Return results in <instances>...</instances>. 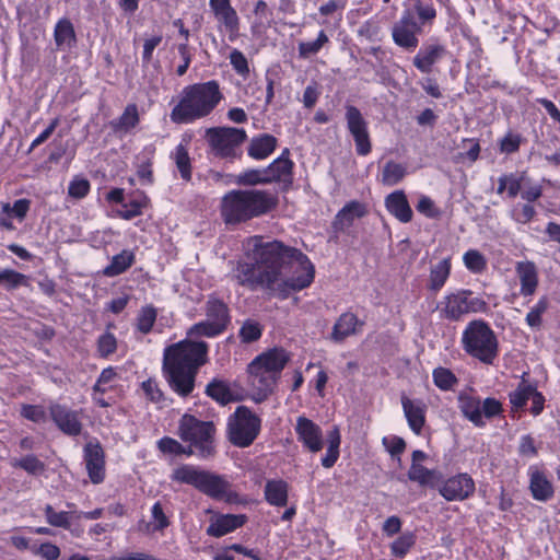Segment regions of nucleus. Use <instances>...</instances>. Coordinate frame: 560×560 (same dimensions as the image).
<instances>
[{
	"label": "nucleus",
	"instance_id": "nucleus-1",
	"mask_svg": "<svg viewBox=\"0 0 560 560\" xmlns=\"http://www.w3.org/2000/svg\"><path fill=\"white\" fill-rule=\"evenodd\" d=\"M248 260L233 262L232 279L250 290H262L269 295L287 299L292 292L311 285L314 265L300 249L279 241L266 242L261 236L246 241Z\"/></svg>",
	"mask_w": 560,
	"mask_h": 560
},
{
	"label": "nucleus",
	"instance_id": "nucleus-2",
	"mask_svg": "<svg viewBox=\"0 0 560 560\" xmlns=\"http://www.w3.org/2000/svg\"><path fill=\"white\" fill-rule=\"evenodd\" d=\"M208 345L203 341H180L164 351L163 371L170 387L187 397L195 388L198 369L205 364Z\"/></svg>",
	"mask_w": 560,
	"mask_h": 560
},
{
	"label": "nucleus",
	"instance_id": "nucleus-3",
	"mask_svg": "<svg viewBox=\"0 0 560 560\" xmlns=\"http://www.w3.org/2000/svg\"><path fill=\"white\" fill-rule=\"evenodd\" d=\"M277 205V195L269 190L234 189L222 197L220 212L226 224L234 225L262 217Z\"/></svg>",
	"mask_w": 560,
	"mask_h": 560
},
{
	"label": "nucleus",
	"instance_id": "nucleus-4",
	"mask_svg": "<svg viewBox=\"0 0 560 560\" xmlns=\"http://www.w3.org/2000/svg\"><path fill=\"white\" fill-rule=\"evenodd\" d=\"M223 98L215 80L184 88L179 102L171 112L175 124H189L210 115Z\"/></svg>",
	"mask_w": 560,
	"mask_h": 560
},
{
	"label": "nucleus",
	"instance_id": "nucleus-5",
	"mask_svg": "<svg viewBox=\"0 0 560 560\" xmlns=\"http://www.w3.org/2000/svg\"><path fill=\"white\" fill-rule=\"evenodd\" d=\"M290 357L283 349L273 348L256 357L248 365V382L256 402L264 401L275 389Z\"/></svg>",
	"mask_w": 560,
	"mask_h": 560
},
{
	"label": "nucleus",
	"instance_id": "nucleus-6",
	"mask_svg": "<svg viewBox=\"0 0 560 560\" xmlns=\"http://www.w3.org/2000/svg\"><path fill=\"white\" fill-rule=\"evenodd\" d=\"M172 481L194 487L201 493L228 502L236 499L231 482L222 475L202 469L190 464L176 467L171 475Z\"/></svg>",
	"mask_w": 560,
	"mask_h": 560
},
{
	"label": "nucleus",
	"instance_id": "nucleus-7",
	"mask_svg": "<svg viewBox=\"0 0 560 560\" xmlns=\"http://www.w3.org/2000/svg\"><path fill=\"white\" fill-rule=\"evenodd\" d=\"M462 346L467 354L485 364H493L499 342L491 327L481 319L471 320L463 331Z\"/></svg>",
	"mask_w": 560,
	"mask_h": 560
},
{
	"label": "nucleus",
	"instance_id": "nucleus-8",
	"mask_svg": "<svg viewBox=\"0 0 560 560\" xmlns=\"http://www.w3.org/2000/svg\"><path fill=\"white\" fill-rule=\"evenodd\" d=\"M215 427L211 421H201L191 415H184L179 420L178 435L196 450L200 458H210L215 454Z\"/></svg>",
	"mask_w": 560,
	"mask_h": 560
},
{
	"label": "nucleus",
	"instance_id": "nucleus-9",
	"mask_svg": "<svg viewBox=\"0 0 560 560\" xmlns=\"http://www.w3.org/2000/svg\"><path fill=\"white\" fill-rule=\"evenodd\" d=\"M261 420L249 408L240 406L229 418L228 435L230 442L237 447L253 444L260 432Z\"/></svg>",
	"mask_w": 560,
	"mask_h": 560
},
{
	"label": "nucleus",
	"instance_id": "nucleus-10",
	"mask_svg": "<svg viewBox=\"0 0 560 560\" xmlns=\"http://www.w3.org/2000/svg\"><path fill=\"white\" fill-rule=\"evenodd\" d=\"M458 408L463 416L476 427L486 425L485 419H492L503 411L502 404L492 397L480 400L479 397L462 394L458 397Z\"/></svg>",
	"mask_w": 560,
	"mask_h": 560
},
{
	"label": "nucleus",
	"instance_id": "nucleus-11",
	"mask_svg": "<svg viewBox=\"0 0 560 560\" xmlns=\"http://www.w3.org/2000/svg\"><path fill=\"white\" fill-rule=\"evenodd\" d=\"M442 305L441 313L450 320H459L466 314L485 312L487 308V303L480 298L472 296L469 290L446 295Z\"/></svg>",
	"mask_w": 560,
	"mask_h": 560
},
{
	"label": "nucleus",
	"instance_id": "nucleus-12",
	"mask_svg": "<svg viewBox=\"0 0 560 560\" xmlns=\"http://www.w3.org/2000/svg\"><path fill=\"white\" fill-rule=\"evenodd\" d=\"M206 138L215 153L220 156H234L236 148L246 139V132L241 128L215 127L206 131Z\"/></svg>",
	"mask_w": 560,
	"mask_h": 560
},
{
	"label": "nucleus",
	"instance_id": "nucleus-13",
	"mask_svg": "<svg viewBox=\"0 0 560 560\" xmlns=\"http://www.w3.org/2000/svg\"><path fill=\"white\" fill-rule=\"evenodd\" d=\"M346 122L350 135L353 137L355 150L359 155L365 156L372 150L368 121L360 109L353 105H346Z\"/></svg>",
	"mask_w": 560,
	"mask_h": 560
},
{
	"label": "nucleus",
	"instance_id": "nucleus-14",
	"mask_svg": "<svg viewBox=\"0 0 560 560\" xmlns=\"http://www.w3.org/2000/svg\"><path fill=\"white\" fill-rule=\"evenodd\" d=\"M422 31L421 25L417 22L415 14L410 10H406L398 22L392 30L394 43L405 49H415L418 44V34Z\"/></svg>",
	"mask_w": 560,
	"mask_h": 560
},
{
	"label": "nucleus",
	"instance_id": "nucleus-15",
	"mask_svg": "<svg viewBox=\"0 0 560 560\" xmlns=\"http://www.w3.org/2000/svg\"><path fill=\"white\" fill-rule=\"evenodd\" d=\"M440 494L447 501H463L475 491V482L468 474H458L438 486Z\"/></svg>",
	"mask_w": 560,
	"mask_h": 560
},
{
	"label": "nucleus",
	"instance_id": "nucleus-16",
	"mask_svg": "<svg viewBox=\"0 0 560 560\" xmlns=\"http://www.w3.org/2000/svg\"><path fill=\"white\" fill-rule=\"evenodd\" d=\"M84 462L90 480L97 485L105 478V456L103 447L97 441H90L85 444Z\"/></svg>",
	"mask_w": 560,
	"mask_h": 560
},
{
	"label": "nucleus",
	"instance_id": "nucleus-17",
	"mask_svg": "<svg viewBox=\"0 0 560 560\" xmlns=\"http://www.w3.org/2000/svg\"><path fill=\"white\" fill-rule=\"evenodd\" d=\"M210 9L230 39L236 38L240 31V19L230 0H209Z\"/></svg>",
	"mask_w": 560,
	"mask_h": 560
},
{
	"label": "nucleus",
	"instance_id": "nucleus-18",
	"mask_svg": "<svg viewBox=\"0 0 560 560\" xmlns=\"http://www.w3.org/2000/svg\"><path fill=\"white\" fill-rule=\"evenodd\" d=\"M295 432L299 441L312 453L322 451L324 441L323 432L318 424L306 417L296 419Z\"/></svg>",
	"mask_w": 560,
	"mask_h": 560
},
{
	"label": "nucleus",
	"instance_id": "nucleus-19",
	"mask_svg": "<svg viewBox=\"0 0 560 560\" xmlns=\"http://www.w3.org/2000/svg\"><path fill=\"white\" fill-rule=\"evenodd\" d=\"M49 413L56 425L68 435H78L82 430V424L78 413L66 406L51 404Z\"/></svg>",
	"mask_w": 560,
	"mask_h": 560
},
{
	"label": "nucleus",
	"instance_id": "nucleus-20",
	"mask_svg": "<svg viewBox=\"0 0 560 560\" xmlns=\"http://www.w3.org/2000/svg\"><path fill=\"white\" fill-rule=\"evenodd\" d=\"M364 323L359 320L358 316L351 312L342 313L336 320L330 339L335 342H342L350 336L361 331Z\"/></svg>",
	"mask_w": 560,
	"mask_h": 560
},
{
	"label": "nucleus",
	"instance_id": "nucleus-21",
	"mask_svg": "<svg viewBox=\"0 0 560 560\" xmlns=\"http://www.w3.org/2000/svg\"><path fill=\"white\" fill-rule=\"evenodd\" d=\"M385 207L401 223H408L412 220L413 212L404 190H395L386 196Z\"/></svg>",
	"mask_w": 560,
	"mask_h": 560
},
{
	"label": "nucleus",
	"instance_id": "nucleus-22",
	"mask_svg": "<svg viewBox=\"0 0 560 560\" xmlns=\"http://www.w3.org/2000/svg\"><path fill=\"white\" fill-rule=\"evenodd\" d=\"M446 54V49L440 44L423 46L413 58V66L422 73H430L432 67Z\"/></svg>",
	"mask_w": 560,
	"mask_h": 560
},
{
	"label": "nucleus",
	"instance_id": "nucleus-23",
	"mask_svg": "<svg viewBox=\"0 0 560 560\" xmlns=\"http://www.w3.org/2000/svg\"><path fill=\"white\" fill-rule=\"evenodd\" d=\"M401 406L410 429L416 434H420L425 423V405L421 400H412L402 396Z\"/></svg>",
	"mask_w": 560,
	"mask_h": 560
},
{
	"label": "nucleus",
	"instance_id": "nucleus-24",
	"mask_svg": "<svg viewBox=\"0 0 560 560\" xmlns=\"http://www.w3.org/2000/svg\"><path fill=\"white\" fill-rule=\"evenodd\" d=\"M289 149H284L282 154L265 168L268 183L292 182L293 162L289 159Z\"/></svg>",
	"mask_w": 560,
	"mask_h": 560
},
{
	"label": "nucleus",
	"instance_id": "nucleus-25",
	"mask_svg": "<svg viewBox=\"0 0 560 560\" xmlns=\"http://www.w3.org/2000/svg\"><path fill=\"white\" fill-rule=\"evenodd\" d=\"M366 206L358 200H352L343 206L335 217L334 226L336 230L343 231L350 228L355 219L366 215Z\"/></svg>",
	"mask_w": 560,
	"mask_h": 560
},
{
	"label": "nucleus",
	"instance_id": "nucleus-26",
	"mask_svg": "<svg viewBox=\"0 0 560 560\" xmlns=\"http://www.w3.org/2000/svg\"><path fill=\"white\" fill-rule=\"evenodd\" d=\"M247 517L245 515L224 514L217 517L207 528V534L212 537H222L243 526Z\"/></svg>",
	"mask_w": 560,
	"mask_h": 560
},
{
	"label": "nucleus",
	"instance_id": "nucleus-27",
	"mask_svg": "<svg viewBox=\"0 0 560 560\" xmlns=\"http://www.w3.org/2000/svg\"><path fill=\"white\" fill-rule=\"evenodd\" d=\"M54 39L59 50H68L75 46L77 35L74 26L69 19L62 18L56 23Z\"/></svg>",
	"mask_w": 560,
	"mask_h": 560
},
{
	"label": "nucleus",
	"instance_id": "nucleus-28",
	"mask_svg": "<svg viewBox=\"0 0 560 560\" xmlns=\"http://www.w3.org/2000/svg\"><path fill=\"white\" fill-rule=\"evenodd\" d=\"M516 273L521 282V294L524 296L534 294L538 284L535 264L532 261L517 262Z\"/></svg>",
	"mask_w": 560,
	"mask_h": 560
},
{
	"label": "nucleus",
	"instance_id": "nucleus-29",
	"mask_svg": "<svg viewBox=\"0 0 560 560\" xmlns=\"http://www.w3.org/2000/svg\"><path fill=\"white\" fill-rule=\"evenodd\" d=\"M206 318L221 325L222 329H226L230 323V313L228 305L214 295H210L205 306Z\"/></svg>",
	"mask_w": 560,
	"mask_h": 560
},
{
	"label": "nucleus",
	"instance_id": "nucleus-30",
	"mask_svg": "<svg viewBox=\"0 0 560 560\" xmlns=\"http://www.w3.org/2000/svg\"><path fill=\"white\" fill-rule=\"evenodd\" d=\"M529 490L535 500L546 502L553 497V486L544 472L530 471Z\"/></svg>",
	"mask_w": 560,
	"mask_h": 560
},
{
	"label": "nucleus",
	"instance_id": "nucleus-31",
	"mask_svg": "<svg viewBox=\"0 0 560 560\" xmlns=\"http://www.w3.org/2000/svg\"><path fill=\"white\" fill-rule=\"evenodd\" d=\"M408 478L421 487L436 488L442 479L441 474L434 469H428L419 463H411Z\"/></svg>",
	"mask_w": 560,
	"mask_h": 560
},
{
	"label": "nucleus",
	"instance_id": "nucleus-32",
	"mask_svg": "<svg viewBox=\"0 0 560 560\" xmlns=\"http://www.w3.org/2000/svg\"><path fill=\"white\" fill-rule=\"evenodd\" d=\"M277 147V139L271 135H260L250 140L248 155L255 160L268 158Z\"/></svg>",
	"mask_w": 560,
	"mask_h": 560
},
{
	"label": "nucleus",
	"instance_id": "nucleus-33",
	"mask_svg": "<svg viewBox=\"0 0 560 560\" xmlns=\"http://www.w3.org/2000/svg\"><path fill=\"white\" fill-rule=\"evenodd\" d=\"M265 498L276 506H284L288 503V483L283 480H269L265 486Z\"/></svg>",
	"mask_w": 560,
	"mask_h": 560
},
{
	"label": "nucleus",
	"instance_id": "nucleus-34",
	"mask_svg": "<svg viewBox=\"0 0 560 560\" xmlns=\"http://www.w3.org/2000/svg\"><path fill=\"white\" fill-rule=\"evenodd\" d=\"M135 262V254L131 250L124 249L112 258L110 264L105 267L103 273L107 277H116L125 272Z\"/></svg>",
	"mask_w": 560,
	"mask_h": 560
},
{
	"label": "nucleus",
	"instance_id": "nucleus-35",
	"mask_svg": "<svg viewBox=\"0 0 560 560\" xmlns=\"http://www.w3.org/2000/svg\"><path fill=\"white\" fill-rule=\"evenodd\" d=\"M328 447L325 456L322 458V465L325 468H331L339 457V446L341 436L338 427H334L327 434Z\"/></svg>",
	"mask_w": 560,
	"mask_h": 560
},
{
	"label": "nucleus",
	"instance_id": "nucleus-36",
	"mask_svg": "<svg viewBox=\"0 0 560 560\" xmlns=\"http://www.w3.org/2000/svg\"><path fill=\"white\" fill-rule=\"evenodd\" d=\"M406 167L395 161H388L382 171V183L386 186H394L400 183L406 176Z\"/></svg>",
	"mask_w": 560,
	"mask_h": 560
},
{
	"label": "nucleus",
	"instance_id": "nucleus-37",
	"mask_svg": "<svg viewBox=\"0 0 560 560\" xmlns=\"http://www.w3.org/2000/svg\"><path fill=\"white\" fill-rule=\"evenodd\" d=\"M451 271V262L450 259H443L434 267H432L430 272V283L429 289L432 291H439L444 283L446 282Z\"/></svg>",
	"mask_w": 560,
	"mask_h": 560
},
{
	"label": "nucleus",
	"instance_id": "nucleus-38",
	"mask_svg": "<svg viewBox=\"0 0 560 560\" xmlns=\"http://www.w3.org/2000/svg\"><path fill=\"white\" fill-rule=\"evenodd\" d=\"M206 394L222 405H226L233 400L229 385L219 380H213L207 385Z\"/></svg>",
	"mask_w": 560,
	"mask_h": 560
},
{
	"label": "nucleus",
	"instance_id": "nucleus-39",
	"mask_svg": "<svg viewBox=\"0 0 560 560\" xmlns=\"http://www.w3.org/2000/svg\"><path fill=\"white\" fill-rule=\"evenodd\" d=\"M158 312L156 308L152 305H145L140 308L138 315H137V329L143 334H149L156 320Z\"/></svg>",
	"mask_w": 560,
	"mask_h": 560
},
{
	"label": "nucleus",
	"instance_id": "nucleus-40",
	"mask_svg": "<svg viewBox=\"0 0 560 560\" xmlns=\"http://www.w3.org/2000/svg\"><path fill=\"white\" fill-rule=\"evenodd\" d=\"M28 277L13 269H3L0 271V285L11 291L19 287H27Z\"/></svg>",
	"mask_w": 560,
	"mask_h": 560
},
{
	"label": "nucleus",
	"instance_id": "nucleus-41",
	"mask_svg": "<svg viewBox=\"0 0 560 560\" xmlns=\"http://www.w3.org/2000/svg\"><path fill=\"white\" fill-rule=\"evenodd\" d=\"M173 159L184 180L191 178L190 158L187 149L183 144H178L173 153Z\"/></svg>",
	"mask_w": 560,
	"mask_h": 560
},
{
	"label": "nucleus",
	"instance_id": "nucleus-42",
	"mask_svg": "<svg viewBox=\"0 0 560 560\" xmlns=\"http://www.w3.org/2000/svg\"><path fill=\"white\" fill-rule=\"evenodd\" d=\"M44 513L49 525L66 529L70 528V518L75 517L74 512H56L49 504L45 506Z\"/></svg>",
	"mask_w": 560,
	"mask_h": 560
},
{
	"label": "nucleus",
	"instance_id": "nucleus-43",
	"mask_svg": "<svg viewBox=\"0 0 560 560\" xmlns=\"http://www.w3.org/2000/svg\"><path fill=\"white\" fill-rule=\"evenodd\" d=\"M12 467L21 468L31 475H38L45 470V464L35 455H26L22 458H14L11 462Z\"/></svg>",
	"mask_w": 560,
	"mask_h": 560
},
{
	"label": "nucleus",
	"instance_id": "nucleus-44",
	"mask_svg": "<svg viewBox=\"0 0 560 560\" xmlns=\"http://www.w3.org/2000/svg\"><path fill=\"white\" fill-rule=\"evenodd\" d=\"M415 542L416 536L413 533L408 532L401 534L390 545L392 555L398 558H404L410 548L415 545Z\"/></svg>",
	"mask_w": 560,
	"mask_h": 560
},
{
	"label": "nucleus",
	"instance_id": "nucleus-45",
	"mask_svg": "<svg viewBox=\"0 0 560 560\" xmlns=\"http://www.w3.org/2000/svg\"><path fill=\"white\" fill-rule=\"evenodd\" d=\"M223 331H224V329L221 328V325H218V324L209 320L208 318H206L205 320L195 324L189 329V335L196 336V337L205 336L208 338H212V337L220 335Z\"/></svg>",
	"mask_w": 560,
	"mask_h": 560
},
{
	"label": "nucleus",
	"instance_id": "nucleus-46",
	"mask_svg": "<svg viewBox=\"0 0 560 560\" xmlns=\"http://www.w3.org/2000/svg\"><path fill=\"white\" fill-rule=\"evenodd\" d=\"M464 264L474 273H481L487 268L485 256L477 249H469L464 254Z\"/></svg>",
	"mask_w": 560,
	"mask_h": 560
},
{
	"label": "nucleus",
	"instance_id": "nucleus-47",
	"mask_svg": "<svg viewBox=\"0 0 560 560\" xmlns=\"http://www.w3.org/2000/svg\"><path fill=\"white\" fill-rule=\"evenodd\" d=\"M31 201L28 199H18L11 206L9 202L1 205L3 214H8L16 218L19 221H23L30 210Z\"/></svg>",
	"mask_w": 560,
	"mask_h": 560
},
{
	"label": "nucleus",
	"instance_id": "nucleus-48",
	"mask_svg": "<svg viewBox=\"0 0 560 560\" xmlns=\"http://www.w3.org/2000/svg\"><path fill=\"white\" fill-rule=\"evenodd\" d=\"M262 327L259 323L253 319H246L241 329H240V338L242 342L250 343L258 340L261 337Z\"/></svg>",
	"mask_w": 560,
	"mask_h": 560
},
{
	"label": "nucleus",
	"instance_id": "nucleus-49",
	"mask_svg": "<svg viewBox=\"0 0 560 560\" xmlns=\"http://www.w3.org/2000/svg\"><path fill=\"white\" fill-rule=\"evenodd\" d=\"M236 184L238 185H258V184H267L268 178L266 177L265 168L262 170H247L240 173L236 176Z\"/></svg>",
	"mask_w": 560,
	"mask_h": 560
},
{
	"label": "nucleus",
	"instance_id": "nucleus-50",
	"mask_svg": "<svg viewBox=\"0 0 560 560\" xmlns=\"http://www.w3.org/2000/svg\"><path fill=\"white\" fill-rule=\"evenodd\" d=\"M328 43V36L324 31H320L316 40L303 42L299 44V54L301 57L306 58L311 55L317 54L322 47Z\"/></svg>",
	"mask_w": 560,
	"mask_h": 560
},
{
	"label": "nucleus",
	"instance_id": "nucleus-51",
	"mask_svg": "<svg viewBox=\"0 0 560 560\" xmlns=\"http://www.w3.org/2000/svg\"><path fill=\"white\" fill-rule=\"evenodd\" d=\"M434 384L442 390L451 389L457 382L455 375L445 368H436L433 371Z\"/></svg>",
	"mask_w": 560,
	"mask_h": 560
},
{
	"label": "nucleus",
	"instance_id": "nucleus-52",
	"mask_svg": "<svg viewBox=\"0 0 560 560\" xmlns=\"http://www.w3.org/2000/svg\"><path fill=\"white\" fill-rule=\"evenodd\" d=\"M548 308V300L541 298L535 306L526 315V323L532 328H539L541 326V316Z\"/></svg>",
	"mask_w": 560,
	"mask_h": 560
},
{
	"label": "nucleus",
	"instance_id": "nucleus-53",
	"mask_svg": "<svg viewBox=\"0 0 560 560\" xmlns=\"http://www.w3.org/2000/svg\"><path fill=\"white\" fill-rule=\"evenodd\" d=\"M117 350V339L116 337L106 331L102 334L97 339V352L100 357L107 358L113 354Z\"/></svg>",
	"mask_w": 560,
	"mask_h": 560
},
{
	"label": "nucleus",
	"instance_id": "nucleus-54",
	"mask_svg": "<svg viewBox=\"0 0 560 560\" xmlns=\"http://www.w3.org/2000/svg\"><path fill=\"white\" fill-rule=\"evenodd\" d=\"M534 387L532 385H520L516 390L510 394V402L514 408H523L530 398Z\"/></svg>",
	"mask_w": 560,
	"mask_h": 560
},
{
	"label": "nucleus",
	"instance_id": "nucleus-55",
	"mask_svg": "<svg viewBox=\"0 0 560 560\" xmlns=\"http://www.w3.org/2000/svg\"><path fill=\"white\" fill-rule=\"evenodd\" d=\"M536 215L535 208L530 202L524 203L521 207H516L511 211L512 219L520 224H527Z\"/></svg>",
	"mask_w": 560,
	"mask_h": 560
},
{
	"label": "nucleus",
	"instance_id": "nucleus-56",
	"mask_svg": "<svg viewBox=\"0 0 560 560\" xmlns=\"http://www.w3.org/2000/svg\"><path fill=\"white\" fill-rule=\"evenodd\" d=\"M141 388L150 401L161 404L165 400L162 390L160 389L155 380L149 378L141 384Z\"/></svg>",
	"mask_w": 560,
	"mask_h": 560
},
{
	"label": "nucleus",
	"instance_id": "nucleus-57",
	"mask_svg": "<svg viewBox=\"0 0 560 560\" xmlns=\"http://www.w3.org/2000/svg\"><path fill=\"white\" fill-rule=\"evenodd\" d=\"M21 416L35 423L44 422L47 419L44 407L38 405H22Z\"/></svg>",
	"mask_w": 560,
	"mask_h": 560
},
{
	"label": "nucleus",
	"instance_id": "nucleus-58",
	"mask_svg": "<svg viewBox=\"0 0 560 560\" xmlns=\"http://www.w3.org/2000/svg\"><path fill=\"white\" fill-rule=\"evenodd\" d=\"M117 376L118 374L115 368L108 366L104 369L93 386V392L104 394L107 390V385L116 380Z\"/></svg>",
	"mask_w": 560,
	"mask_h": 560
},
{
	"label": "nucleus",
	"instance_id": "nucleus-59",
	"mask_svg": "<svg viewBox=\"0 0 560 560\" xmlns=\"http://www.w3.org/2000/svg\"><path fill=\"white\" fill-rule=\"evenodd\" d=\"M522 142V137L517 133L508 132L500 141V151L505 154L515 153L518 151Z\"/></svg>",
	"mask_w": 560,
	"mask_h": 560
},
{
	"label": "nucleus",
	"instance_id": "nucleus-60",
	"mask_svg": "<svg viewBox=\"0 0 560 560\" xmlns=\"http://www.w3.org/2000/svg\"><path fill=\"white\" fill-rule=\"evenodd\" d=\"M230 62L233 67V69L240 74V75H247L249 73L248 68V61L245 57V55L238 50L233 49L230 54Z\"/></svg>",
	"mask_w": 560,
	"mask_h": 560
},
{
	"label": "nucleus",
	"instance_id": "nucleus-61",
	"mask_svg": "<svg viewBox=\"0 0 560 560\" xmlns=\"http://www.w3.org/2000/svg\"><path fill=\"white\" fill-rule=\"evenodd\" d=\"M159 450L164 454L182 455L185 452V446L175 439L164 436L158 442Z\"/></svg>",
	"mask_w": 560,
	"mask_h": 560
},
{
	"label": "nucleus",
	"instance_id": "nucleus-62",
	"mask_svg": "<svg viewBox=\"0 0 560 560\" xmlns=\"http://www.w3.org/2000/svg\"><path fill=\"white\" fill-rule=\"evenodd\" d=\"M90 191V183L88 179L84 178H75L73 179L69 187H68V194L73 198H83L85 197Z\"/></svg>",
	"mask_w": 560,
	"mask_h": 560
},
{
	"label": "nucleus",
	"instance_id": "nucleus-63",
	"mask_svg": "<svg viewBox=\"0 0 560 560\" xmlns=\"http://www.w3.org/2000/svg\"><path fill=\"white\" fill-rule=\"evenodd\" d=\"M417 210L428 218H436L440 215V210L435 207L433 200L428 196H422L417 206Z\"/></svg>",
	"mask_w": 560,
	"mask_h": 560
},
{
	"label": "nucleus",
	"instance_id": "nucleus-64",
	"mask_svg": "<svg viewBox=\"0 0 560 560\" xmlns=\"http://www.w3.org/2000/svg\"><path fill=\"white\" fill-rule=\"evenodd\" d=\"M143 203L138 200H131L130 202L124 205L121 210L117 211L118 217L125 220H131L135 217H138L142 213Z\"/></svg>",
	"mask_w": 560,
	"mask_h": 560
}]
</instances>
